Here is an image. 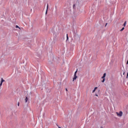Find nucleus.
<instances>
[{"label": "nucleus", "mask_w": 128, "mask_h": 128, "mask_svg": "<svg viewBox=\"0 0 128 128\" xmlns=\"http://www.w3.org/2000/svg\"><path fill=\"white\" fill-rule=\"evenodd\" d=\"M76 8L79 9L80 8V2H78V0L76 2V4H74L73 5V10H76Z\"/></svg>", "instance_id": "f257e3e1"}, {"label": "nucleus", "mask_w": 128, "mask_h": 128, "mask_svg": "<svg viewBox=\"0 0 128 128\" xmlns=\"http://www.w3.org/2000/svg\"><path fill=\"white\" fill-rule=\"evenodd\" d=\"M74 38L75 40H80V36L78 35V34H76V32H74Z\"/></svg>", "instance_id": "f03ea898"}, {"label": "nucleus", "mask_w": 128, "mask_h": 128, "mask_svg": "<svg viewBox=\"0 0 128 128\" xmlns=\"http://www.w3.org/2000/svg\"><path fill=\"white\" fill-rule=\"evenodd\" d=\"M65 12L68 14V16H70V14H72V10L70 8H68Z\"/></svg>", "instance_id": "7ed1b4c3"}, {"label": "nucleus", "mask_w": 128, "mask_h": 128, "mask_svg": "<svg viewBox=\"0 0 128 128\" xmlns=\"http://www.w3.org/2000/svg\"><path fill=\"white\" fill-rule=\"evenodd\" d=\"M117 116H122V112L120 111V112H116Z\"/></svg>", "instance_id": "20e7f679"}, {"label": "nucleus", "mask_w": 128, "mask_h": 128, "mask_svg": "<svg viewBox=\"0 0 128 128\" xmlns=\"http://www.w3.org/2000/svg\"><path fill=\"white\" fill-rule=\"evenodd\" d=\"M106 74L104 73L103 74V76L102 77V80H106V78H106Z\"/></svg>", "instance_id": "39448f33"}, {"label": "nucleus", "mask_w": 128, "mask_h": 128, "mask_svg": "<svg viewBox=\"0 0 128 128\" xmlns=\"http://www.w3.org/2000/svg\"><path fill=\"white\" fill-rule=\"evenodd\" d=\"M78 78V76H76V74H74V77L73 78V80H76V78Z\"/></svg>", "instance_id": "423d86ee"}, {"label": "nucleus", "mask_w": 128, "mask_h": 128, "mask_svg": "<svg viewBox=\"0 0 128 128\" xmlns=\"http://www.w3.org/2000/svg\"><path fill=\"white\" fill-rule=\"evenodd\" d=\"M48 4H47V6H46V14H48Z\"/></svg>", "instance_id": "0eeeda50"}, {"label": "nucleus", "mask_w": 128, "mask_h": 128, "mask_svg": "<svg viewBox=\"0 0 128 128\" xmlns=\"http://www.w3.org/2000/svg\"><path fill=\"white\" fill-rule=\"evenodd\" d=\"M4 82V80H1L0 82V86H2V83Z\"/></svg>", "instance_id": "6e6552de"}, {"label": "nucleus", "mask_w": 128, "mask_h": 128, "mask_svg": "<svg viewBox=\"0 0 128 128\" xmlns=\"http://www.w3.org/2000/svg\"><path fill=\"white\" fill-rule=\"evenodd\" d=\"M97 88H98V87H96L94 89L92 90V92H96Z\"/></svg>", "instance_id": "1a4fd4ad"}, {"label": "nucleus", "mask_w": 128, "mask_h": 128, "mask_svg": "<svg viewBox=\"0 0 128 128\" xmlns=\"http://www.w3.org/2000/svg\"><path fill=\"white\" fill-rule=\"evenodd\" d=\"M28 97H26V98H25L26 102H28Z\"/></svg>", "instance_id": "9d476101"}, {"label": "nucleus", "mask_w": 128, "mask_h": 128, "mask_svg": "<svg viewBox=\"0 0 128 128\" xmlns=\"http://www.w3.org/2000/svg\"><path fill=\"white\" fill-rule=\"evenodd\" d=\"M16 28H19V30H20V26H18V25H16Z\"/></svg>", "instance_id": "9b49d317"}, {"label": "nucleus", "mask_w": 128, "mask_h": 128, "mask_svg": "<svg viewBox=\"0 0 128 128\" xmlns=\"http://www.w3.org/2000/svg\"><path fill=\"white\" fill-rule=\"evenodd\" d=\"M123 26H126V22H124Z\"/></svg>", "instance_id": "f8f14e48"}, {"label": "nucleus", "mask_w": 128, "mask_h": 128, "mask_svg": "<svg viewBox=\"0 0 128 128\" xmlns=\"http://www.w3.org/2000/svg\"><path fill=\"white\" fill-rule=\"evenodd\" d=\"M124 30V27H123V28L120 30V32H122V30Z\"/></svg>", "instance_id": "ddd939ff"}, {"label": "nucleus", "mask_w": 128, "mask_h": 128, "mask_svg": "<svg viewBox=\"0 0 128 128\" xmlns=\"http://www.w3.org/2000/svg\"><path fill=\"white\" fill-rule=\"evenodd\" d=\"M66 40H68V36L66 34Z\"/></svg>", "instance_id": "4468645a"}, {"label": "nucleus", "mask_w": 128, "mask_h": 128, "mask_svg": "<svg viewBox=\"0 0 128 128\" xmlns=\"http://www.w3.org/2000/svg\"><path fill=\"white\" fill-rule=\"evenodd\" d=\"M42 80H44V78H42V77H41Z\"/></svg>", "instance_id": "2eb2a0df"}, {"label": "nucleus", "mask_w": 128, "mask_h": 128, "mask_svg": "<svg viewBox=\"0 0 128 128\" xmlns=\"http://www.w3.org/2000/svg\"><path fill=\"white\" fill-rule=\"evenodd\" d=\"M76 72H78V70H76L75 72H74V74H76Z\"/></svg>", "instance_id": "dca6fc26"}, {"label": "nucleus", "mask_w": 128, "mask_h": 128, "mask_svg": "<svg viewBox=\"0 0 128 128\" xmlns=\"http://www.w3.org/2000/svg\"><path fill=\"white\" fill-rule=\"evenodd\" d=\"M18 106H20V102H18Z\"/></svg>", "instance_id": "f3484780"}, {"label": "nucleus", "mask_w": 128, "mask_h": 128, "mask_svg": "<svg viewBox=\"0 0 128 128\" xmlns=\"http://www.w3.org/2000/svg\"><path fill=\"white\" fill-rule=\"evenodd\" d=\"M128 72H127V74H126V78H128Z\"/></svg>", "instance_id": "a211bd4d"}, {"label": "nucleus", "mask_w": 128, "mask_h": 128, "mask_svg": "<svg viewBox=\"0 0 128 128\" xmlns=\"http://www.w3.org/2000/svg\"><path fill=\"white\" fill-rule=\"evenodd\" d=\"M1 80H4V78H2Z\"/></svg>", "instance_id": "6ab92c4d"}, {"label": "nucleus", "mask_w": 128, "mask_h": 128, "mask_svg": "<svg viewBox=\"0 0 128 128\" xmlns=\"http://www.w3.org/2000/svg\"><path fill=\"white\" fill-rule=\"evenodd\" d=\"M126 64H128V60H127Z\"/></svg>", "instance_id": "aec40b11"}, {"label": "nucleus", "mask_w": 128, "mask_h": 128, "mask_svg": "<svg viewBox=\"0 0 128 128\" xmlns=\"http://www.w3.org/2000/svg\"><path fill=\"white\" fill-rule=\"evenodd\" d=\"M102 82H104V80H102Z\"/></svg>", "instance_id": "412c9836"}, {"label": "nucleus", "mask_w": 128, "mask_h": 128, "mask_svg": "<svg viewBox=\"0 0 128 128\" xmlns=\"http://www.w3.org/2000/svg\"><path fill=\"white\" fill-rule=\"evenodd\" d=\"M96 96H98L97 94H96Z\"/></svg>", "instance_id": "4be33fe9"}, {"label": "nucleus", "mask_w": 128, "mask_h": 128, "mask_svg": "<svg viewBox=\"0 0 128 128\" xmlns=\"http://www.w3.org/2000/svg\"><path fill=\"white\" fill-rule=\"evenodd\" d=\"M66 92H68V89L66 88Z\"/></svg>", "instance_id": "5701e85b"}, {"label": "nucleus", "mask_w": 128, "mask_h": 128, "mask_svg": "<svg viewBox=\"0 0 128 128\" xmlns=\"http://www.w3.org/2000/svg\"><path fill=\"white\" fill-rule=\"evenodd\" d=\"M107 24H108V23H106V25H107Z\"/></svg>", "instance_id": "b1692460"}, {"label": "nucleus", "mask_w": 128, "mask_h": 128, "mask_svg": "<svg viewBox=\"0 0 128 128\" xmlns=\"http://www.w3.org/2000/svg\"><path fill=\"white\" fill-rule=\"evenodd\" d=\"M125 74V72H124L123 73V74Z\"/></svg>", "instance_id": "393cba45"}]
</instances>
